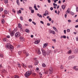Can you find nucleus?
<instances>
[{"mask_svg":"<svg viewBox=\"0 0 78 78\" xmlns=\"http://www.w3.org/2000/svg\"><path fill=\"white\" fill-rule=\"evenodd\" d=\"M76 71H78V68H76L75 69Z\"/></svg>","mask_w":78,"mask_h":78,"instance_id":"64","label":"nucleus"},{"mask_svg":"<svg viewBox=\"0 0 78 78\" xmlns=\"http://www.w3.org/2000/svg\"><path fill=\"white\" fill-rule=\"evenodd\" d=\"M29 22H31V21H32V20H31V19H30L29 20Z\"/></svg>","mask_w":78,"mask_h":78,"instance_id":"60","label":"nucleus"},{"mask_svg":"<svg viewBox=\"0 0 78 78\" xmlns=\"http://www.w3.org/2000/svg\"><path fill=\"white\" fill-rule=\"evenodd\" d=\"M68 22H70H70H72V21H71V20H68Z\"/></svg>","mask_w":78,"mask_h":78,"instance_id":"55","label":"nucleus"},{"mask_svg":"<svg viewBox=\"0 0 78 78\" xmlns=\"http://www.w3.org/2000/svg\"><path fill=\"white\" fill-rule=\"evenodd\" d=\"M21 65L24 68H26V65L25 64H24L23 63H22Z\"/></svg>","mask_w":78,"mask_h":78,"instance_id":"17","label":"nucleus"},{"mask_svg":"<svg viewBox=\"0 0 78 78\" xmlns=\"http://www.w3.org/2000/svg\"><path fill=\"white\" fill-rule=\"evenodd\" d=\"M71 15H72V16H73L74 14H75V13H73L72 12H71Z\"/></svg>","mask_w":78,"mask_h":78,"instance_id":"30","label":"nucleus"},{"mask_svg":"<svg viewBox=\"0 0 78 78\" xmlns=\"http://www.w3.org/2000/svg\"><path fill=\"white\" fill-rule=\"evenodd\" d=\"M5 47L6 49H9L10 50V51L13 50V48H14V47H13V46L12 45L9 44V43L6 44Z\"/></svg>","mask_w":78,"mask_h":78,"instance_id":"1","label":"nucleus"},{"mask_svg":"<svg viewBox=\"0 0 78 78\" xmlns=\"http://www.w3.org/2000/svg\"><path fill=\"white\" fill-rule=\"evenodd\" d=\"M44 74H47L48 73V71L47 70L44 71Z\"/></svg>","mask_w":78,"mask_h":78,"instance_id":"27","label":"nucleus"},{"mask_svg":"<svg viewBox=\"0 0 78 78\" xmlns=\"http://www.w3.org/2000/svg\"><path fill=\"white\" fill-rule=\"evenodd\" d=\"M12 11L13 12H14V13H16V11L14 9H12Z\"/></svg>","mask_w":78,"mask_h":78,"instance_id":"47","label":"nucleus"},{"mask_svg":"<svg viewBox=\"0 0 78 78\" xmlns=\"http://www.w3.org/2000/svg\"><path fill=\"white\" fill-rule=\"evenodd\" d=\"M4 13L5 14H8V12H7V11L6 10H5L4 11Z\"/></svg>","mask_w":78,"mask_h":78,"instance_id":"26","label":"nucleus"},{"mask_svg":"<svg viewBox=\"0 0 78 78\" xmlns=\"http://www.w3.org/2000/svg\"><path fill=\"white\" fill-rule=\"evenodd\" d=\"M18 27L19 28H20V29H22V25L20 23H18Z\"/></svg>","mask_w":78,"mask_h":78,"instance_id":"14","label":"nucleus"},{"mask_svg":"<svg viewBox=\"0 0 78 78\" xmlns=\"http://www.w3.org/2000/svg\"><path fill=\"white\" fill-rule=\"evenodd\" d=\"M76 41H78V37H76Z\"/></svg>","mask_w":78,"mask_h":78,"instance_id":"53","label":"nucleus"},{"mask_svg":"<svg viewBox=\"0 0 78 78\" xmlns=\"http://www.w3.org/2000/svg\"><path fill=\"white\" fill-rule=\"evenodd\" d=\"M41 50L42 51V53L43 56H45L47 55V53H46L45 51H44V50L42 48L41 49Z\"/></svg>","mask_w":78,"mask_h":78,"instance_id":"4","label":"nucleus"},{"mask_svg":"<svg viewBox=\"0 0 78 78\" xmlns=\"http://www.w3.org/2000/svg\"><path fill=\"white\" fill-rule=\"evenodd\" d=\"M34 9H35V10L37 11H38V9L36 7V4L34 5Z\"/></svg>","mask_w":78,"mask_h":78,"instance_id":"15","label":"nucleus"},{"mask_svg":"<svg viewBox=\"0 0 78 78\" xmlns=\"http://www.w3.org/2000/svg\"><path fill=\"white\" fill-rule=\"evenodd\" d=\"M20 41H23V40H24V38H23L22 37H20Z\"/></svg>","mask_w":78,"mask_h":78,"instance_id":"22","label":"nucleus"},{"mask_svg":"<svg viewBox=\"0 0 78 78\" xmlns=\"http://www.w3.org/2000/svg\"><path fill=\"white\" fill-rule=\"evenodd\" d=\"M51 53V50L49 51H48L47 52L46 55H49Z\"/></svg>","mask_w":78,"mask_h":78,"instance_id":"13","label":"nucleus"},{"mask_svg":"<svg viewBox=\"0 0 78 78\" xmlns=\"http://www.w3.org/2000/svg\"><path fill=\"white\" fill-rule=\"evenodd\" d=\"M25 31L26 32H27V33H30V30H29V29H27L25 30Z\"/></svg>","mask_w":78,"mask_h":78,"instance_id":"19","label":"nucleus"},{"mask_svg":"<svg viewBox=\"0 0 78 78\" xmlns=\"http://www.w3.org/2000/svg\"><path fill=\"white\" fill-rule=\"evenodd\" d=\"M53 6H57V4H55V3H53Z\"/></svg>","mask_w":78,"mask_h":78,"instance_id":"40","label":"nucleus"},{"mask_svg":"<svg viewBox=\"0 0 78 78\" xmlns=\"http://www.w3.org/2000/svg\"><path fill=\"white\" fill-rule=\"evenodd\" d=\"M23 52L24 54L25 55H26V56H29V54H28V52H27V51H26V50H23Z\"/></svg>","mask_w":78,"mask_h":78,"instance_id":"7","label":"nucleus"},{"mask_svg":"<svg viewBox=\"0 0 78 78\" xmlns=\"http://www.w3.org/2000/svg\"><path fill=\"white\" fill-rule=\"evenodd\" d=\"M67 32H68V33L70 32V29H68L67 30Z\"/></svg>","mask_w":78,"mask_h":78,"instance_id":"43","label":"nucleus"},{"mask_svg":"<svg viewBox=\"0 0 78 78\" xmlns=\"http://www.w3.org/2000/svg\"><path fill=\"white\" fill-rule=\"evenodd\" d=\"M67 14H66L65 15V18H67Z\"/></svg>","mask_w":78,"mask_h":78,"instance_id":"59","label":"nucleus"},{"mask_svg":"<svg viewBox=\"0 0 78 78\" xmlns=\"http://www.w3.org/2000/svg\"><path fill=\"white\" fill-rule=\"evenodd\" d=\"M28 68L29 69H32V68H33V66H32V65H29Z\"/></svg>","mask_w":78,"mask_h":78,"instance_id":"25","label":"nucleus"},{"mask_svg":"<svg viewBox=\"0 0 78 78\" xmlns=\"http://www.w3.org/2000/svg\"><path fill=\"white\" fill-rule=\"evenodd\" d=\"M16 37H19L20 36V33L19 32H16L15 35Z\"/></svg>","mask_w":78,"mask_h":78,"instance_id":"5","label":"nucleus"},{"mask_svg":"<svg viewBox=\"0 0 78 78\" xmlns=\"http://www.w3.org/2000/svg\"><path fill=\"white\" fill-rule=\"evenodd\" d=\"M72 58V57H71V56H70L69 57V58H68V59L69 60H70V59H71Z\"/></svg>","mask_w":78,"mask_h":78,"instance_id":"42","label":"nucleus"},{"mask_svg":"<svg viewBox=\"0 0 78 78\" xmlns=\"http://www.w3.org/2000/svg\"><path fill=\"white\" fill-rule=\"evenodd\" d=\"M38 63H39V61H38L37 60H35L34 63L35 66H37V65L38 64Z\"/></svg>","mask_w":78,"mask_h":78,"instance_id":"10","label":"nucleus"},{"mask_svg":"<svg viewBox=\"0 0 78 78\" xmlns=\"http://www.w3.org/2000/svg\"><path fill=\"white\" fill-rule=\"evenodd\" d=\"M39 70V68H37L36 69V71H37V70Z\"/></svg>","mask_w":78,"mask_h":78,"instance_id":"57","label":"nucleus"},{"mask_svg":"<svg viewBox=\"0 0 78 78\" xmlns=\"http://www.w3.org/2000/svg\"><path fill=\"white\" fill-rule=\"evenodd\" d=\"M8 0H4V2L5 3H8Z\"/></svg>","mask_w":78,"mask_h":78,"instance_id":"28","label":"nucleus"},{"mask_svg":"<svg viewBox=\"0 0 78 78\" xmlns=\"http://www.w3.org/2000/svg\"><path fill=\"white\" fill-rule=\"evenodd\" d=\"M3 8H1L0 9V11L2 12V11H3Z\"/></svg>","mask_w":78,"mask_h":78,"instance_id":"32","label":"nucleus"},{"mask_svg":"<svg viewBox=\"0 0 78 78\" xmlns=\"http://www.w3.org/2000/svg\"><path fill=\"white\" fill-rule=\"evenodd\" d=\"M37 16H38V17H41V18H42V15H40L39 14V13L37 14Z\"/></svg>","mask_w":78,"mask_h":78,"instance_id":"18","label":"nucleus"},{"mask_svg":"<svg viewBox=\"0 0 78 78\" xmlns=\"http://www.w3.org/2000/svg\"><path fill=\"white\" fill-rule=\"evenodd\" d=\"M1 22H2V24H3V23H5V20H4V19L2 20H1Z\"/></svg>","mask_w":78,"mask_h":78,"instance_id":"20","label":"nucleus"},{"mask_svg":"<svg viewBox=\"0 0 78 78\" xmlns=\"http://www.w3.org/2000/svg\"><path fill=\"white\" fill-rule=\"evenodd\" d=\"M32 23L34 24V25H36V23L34 22V21H32Z\"/></svg>","mask_w":78,"mask_h":78,"instance_id":"52","label":"nucleus"},{"mask_svg":"<svg viewBox=\"0 0 78 78\" xmlns=\"http://www.w3.org/2000/svg\"><path fill=\"white\" fill-rule=\"evenodd\" d=\"M53 28L54 30H55V31H57V30H56V27H53Z\"/></svg>","mask_w":78,"mask_h":78,"instance_id":"36","label":"nucleus"},{"mask_svg":"<svg viewBox=\"0 0 78 78\" xmlns=\"http://www.w3.org/2000/svg\"><path fill=\"white\" fill-rule=\"evenodd\" d=\"M40 22L41 23H42V24H44V22H43V21H40Z\"/></svg>","mask_w":78,"mask_h":78,"instance_id":"58","label":"nucleus"},{"mask_svg":"<svg viewBox=\"0 0 78 78\" xmlns=\"http://www.w3.org/2000/svg\"><path fill=\"white\" fill-rule=\"evenodd\" d=\"M48 43H46L45 44H44L43 46V48H45V47H46L48 45Z\"/></svg>","mask_w":78,"mask_h":78,"instance_id":"8","label":"nucleus"},{"mask_svg":"<svg viewBox=\"0 0 78 78\" xmlns=\"http://www.w3.org/2000/svg\"><path fill=\"white\" fill-rule=\"evenodd\" d=\"M30 10H32V8L31 7H29Z\"/></svg>","mask_w":78,"mask_h":78,"instance_id":"46","label":"nucleus"},{"mask_svg":"<svg viewBox=\"0 0 78 78\" xmlns=\"http://www.w3.org/2000/svg\"><path fill=\"white\" fill-rule=\"evenodd\" d=\"M48 3H51V1L50 0H48Z\"/></svg>","mask_w":78,"mask_h":78,"instance_id":"56","label":"nucleus"},{"mask_svg":"<svg viewBox=\"0 0 78 78\" xmlns=\"http://www.w3.org/2000/svg\"><path fill=\"white\" fill-rule=\"evenodd\" d=\"M71 50H69L68 52V54H71Z\"/></svg>","mask_w":78,"mask_h":78,"instance_id":"33","label":"nucleus"},{"mask_svg":"<svg viewBox=\"0 0 78 78\" xmlns=\"http://www.w3.org/2000/svg\"><path fill=\"white\" fill-rule=\"evenodd\" d=\"M50 10H51V11H52V10H53V8L51 7L50 8Z\"/></svg>","mask_w":78,"mask_h":78,"instance_id":"48","label":"nucleus"},{"mask_svg":"<svg viewBox=\"0 0 78 78\" xmlns=\"http://www.w3.org/2000/svg\"><path fill=\"white\" fill-rule=\"evenodd\" d=\"M39 75L40 77H41L42 76V73H40Z\"/></svg>","mask_w":78,"mask_h":78,"instance_id":"38","label":"nucleus"},{"mask_svg":"<svg viewBox=\"0 0 78 78\" xmlns=\"http://www.w3.org/2000/svg\"><path fill=\"white\" fill-rule=\"evenodd\" d=\"M21 12H22L21 11V10H19V13H20V14H21Z\"/></svg>","mask_w":78,"mask_h":78,"instance_id":"51","label":"nucleus"},{"mask_svg":"<svg viewBox=\"0 0 78 78\" xmlns=\"http://www.w3.org/2000/svg\"><path fill=\"white\" fill-rule=\"evenodd\" d=\"M47 25H48V26H50V23H47Z\"/></svg>","mask_w":78,"mask_h":78,"instance_id":"62","label":"nucleus"},{"mask_svg":"<svg viewBox=\"0 0 78 78\" xmlns=\"http://www.w3.org/2000/svg\"><path fill=\"white\" fill-rule=\"evenodd\" d=\"M22 51H21L18 52L19 55H20L21 54V53H22Z\"/></svg>","mask_w":78,"mask_h":78,"instance_id":"34","label":"nucleus"},{"mask_svg":"<svg viewBox=\"0 0 78 78\" xmlns=\"http://www.w3.org/2000/svg\"><path fill=\"white\" fill-rule=\"evenodd\" d=\"M36 73H32V75H33L34 76H36Z\"/></svg>","mask_w":78,"mask_h":78,"instance_id":"29","label":"nucleus"},{"mask_svg":"<svg viewBox=\"0 0 78 78\" xmlns=\"http://www.w3.org/2000/svg\"><path fill=\"white\" fill-rule=\"evenodd\" d=\"M63 37L64 38V39H66V36L65 35H63Z\"/></svg>","mask_w":78,"mask_h":78,"instance_id":"50","label":"nucleus"},{"mask_svg":"<svg viewBox=\"0 0 78 78\" xmlns=\"http://www.w3.org/2000/svg\"><path fill=\"white\" fill-rule=\"evenodd\" d=\"M3 41L4 42H5V41H6V38H4L3 39Z\"/></svg>","mask_w":78,"mask_h":78,"instance_id":"37","label":"nucleus"},{"mask_svg":"<svg viewBox=\"0 0 78 78\" xmlns=\"http://www.w3.org/2000/svg\"><path fill=\"white\" fill-rule=\"evenodd\" d=\"M31 73H32V72H31V71H28L26 72L24 75L25 77L28 78V77L29 76H30V75Z\"/></svg>","mask_w":78,"mask_h":78,"instance_id":"2","label":"nucleus"},{"mask_svg":"<svg viewBox=\"0 0 78 78\" xmlns=\"http://www.w3.org/2000/svg\"><path fill=\"white\" fill-rule=\"evenodd\" d=\"M42 66L43 67H46V65H45V63H43L42 64Z\"/></svg>","mask_w":78,"mask_h":78,"instance_id":"24","label":"nucleus"},{"mask_svg":"<svg viewBox=\"0 0 78 78\" xmlns=\"http://www.w3.org/2000/svg\"><path fill=\"white\" fill-rule=\"evenodd\" d=\"M16 3L19 6L20 5V3H19V2H16Z\"/></svg>","mask_w":78,"mask_h":78,"instance_id":"39","label":"nucleus"},{"mask_svg":"<svg viewBox=\"0 0 78 78\" xmlns=\"http://www.w3.org/2000/svg\"><path fill=\"white\" fill-rule=\"evenodd\" d=\"M45 14H48V11H47V10L45 11Z\"/></svg>","mask_w":78,"mask_h":78,"instance_id":"35","label":"nucleus"},{"mask_svg":"<svg viewBox=\"0 0 78 78\" xmlns=\"http://www.w3.org/2000/svg\"><path fill=\"white\" fill-rule=\"evenodd\" d=\"M39 42H40L39 40H37L34 42V44H38L39 43Z\"/></svg>","mask_w":78,"mask_h":78,"instance_id":"11","label":"nucleus"},{"mask_svg":"<svg viewBox=\"0 0 78 78\" xmlns=\"http://www.w3.org/2000/svg\"><path fill=\"white\" fill-rule=\"evenodd\" d=\"M18 66L19 67H21V66H20V64H18Z\"/></svg>","mask_w":78,"mask_h":78,"instance_id":"54","label":"nucleus"},{"mask_svg":"<svg viewBox=\"0 0 78 78\" xmlns=\"http://www.w3.org/2000/svg\"><path fill=\"white\" fill-rule=\"evenodd\" d=\"M70 9L69 8H68L67 9V11H66V13L67 14V13H70Z\"/></svg>","mask_w":78,"mask_h":78,"instance_id":"12","label":"nucleus"},{"mask_svg":"<svg viewBox=\"0 0 78 78\" xmlns=\"http://www.w3.org/2000/svg\"><path fill=\"white\" fill-rule=\"evenodd\" d=\"M20 20H23V17L22 16H20Z\"/></svg>","mask_w":78,"mask_h":78,"instance_id":"31","label":"nucleus"},{"mask_svg":"<svg viewBox=\"0 0 78 78\" xmlns=\"http://www.w3.org/2000/svg\"><path fill=\"white\" fill-rule=\"evenodd\" d=\"M76 11L77 12H78V7H76Z\"/></svg>","mask_w":78,"mask_h":78,"instance_id":"49","label":"nucleus"},{"mask_svg":"<svg viewBox=\"0 0 78 78\" xmlns=\"http://www.w3.org/2000/svg\"><path fill=\"white\" fill-rule=\"evenodd\" d=\"M75 28H78V25H76L75 26Z\"/></svg>","mask_w":78,"mask_h":78,"instance_id":"63","label":"nucleus"},{"mask_svg":"<svg viewBox=\"0 0 78 78\" xmlns=\"http://www.w3.org/2000/svg\"><path fill=\"white\" fill-rule=\"evenodd\" d=\"M62 8L63 9H64L66 8V6L64 5H63L62 6Z\"/></svg>","mask_w":78,"mask_h":78,"instance_id":"21","label":"nucleus"},{"mask_svg":"<svg viewBox=\"0 0 78 78\" xmlns=\"http://www.w3.org/2000/svg\"><path fill=\"white\" fill-rule=\"evenodd\" d=\"M50 33H52V34H55V32L53 30H51L50 31Z\"/></svg>","mask_w":78,"mask_h":78,"instance_id":"16","label":"nucleus"},{"mask_svg":"<svg viewBox=\"0 0 78 78\" xmlns=\"http://www.w3.org/2000/svg\"><path fill=\"white\" fill-rule=\"evenodd\" d=\"M36 52L38 55H41V51L39 49H37L36 50Z\"/></svg>","mask_w":78,"mask_h":78,"instance_id":"6","label":"nucleus"},{"mask_svg":"<svg viewBox=\"0 0 78 78\" xmlns=\"http://www.w3.org/2000/svg\"><path fill=\"white\" fill-rule=\"evenodd\" d=\"M49 73L50 74H51V73H53V69L52 68V67H50L49 70H48Z\"/></svg>","mask_w":78,"mask_h":78,"instance_id":"3","label":"nucleus"},{"mask_svg":"<svg viewBox=\"0 0 78 78\" xmlns=\"http://www.w3.org/2000/svg\"><path fill=\"white\" fill-rule=\"evenodd\" d=\"M0 57H1V58H3V55L2 54H0Z\"/></svg>","mask_w":78,"mask_h":78,"instance_id":"44","label":"nucleus"},{"mask_svg":"<svg viewBox=\"0 0 78 78\" xmlns=\"http://www.w3.org/2000/svg\"><path fill=\"white\" fill-rule=\"evenodd\" d=\"M63 68L64 67L62 66H61L60 67V69H63Z\"/></svg>","mask_w":78,"mask_h":78,"instance_id":"45","label":"nucleus"},{"mask_svg":"<svg viewBox=\"0 0 78 78\" xmlns=\"http://www.w3.org/2000/svg\"><path fill=\"white\" fill-rule=\"evenodd\" d=\"M10 34L11 36L12 37L14 35V31H12L10 33Z\"/></svg>","mask_w":78,"mask_h":78,"instance_id":"9","label":"nucleus"},{"mask_svg":"<svg viewBox=\"0 0 78 78\" xmlns=\"http://www.w3.org/2000/svg\"><path fill=\"white\" fill-rule=\"evenodd\" d=\"M34 10H31V13H34Z\"/></svg>","mask_w":78,"mask_h":78,"instance_id":"41","label":"nucleus"},{"mask_svg":"<svg viewBox=\"0 0 78 78\" xmlns=\"http://www.w3.org/2000/svg\"><path fill=\"white\" fill-rule=\"evenodd\" d=\"M78 49H75L74 51L75 53H78Z\"/></svg>","mask_w":78,"mask_h":78,"instance_id":"23","label":"nucleus"},{"mask_svg":"<svg viewBox=\"0 0 78 78\" xmlns=\"http://www.w3.org/2000/svg\"><path fill=\"white\" fill-rule=\"evenodd\" d=\"M71 58L72 59L73 58H74V56L73 55L71 56Z\"/></svg>","mask_w":78,"mask_h":78,"instance_id":"61","label":"nucleus"}]
</instances>
